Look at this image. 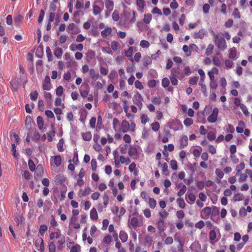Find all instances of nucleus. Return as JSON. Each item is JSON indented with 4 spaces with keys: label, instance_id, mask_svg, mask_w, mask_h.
<instances>
[{
    "label": "nucleus",
    "instance_id": "f257e3e1",
    "mask_svg": "<svg viewBox=\"0 0 252 252\" xmlns=\"http://www.w3.org/2000/svg\"><path fill=\"white\" fill-rule=\"evenodd\" d=\"M49 238L52 242L56 243L59 249H61L65 242V236L62 234L61 231L59 229L52 231L49 234Z\"/></svg>",
    "mask_w": 252,
    "mask_h": 252
},
{
    "label": "nucleus",
    "instance_id": "f03ea898",
    "mask_svg": "<svg viewBox=\"0 0 252 252\" xmlns=\"http://www.w3.org/2000/svg\"><path fill=\"white\" fill-rule=\"evenodd\" d=\"M212 35L214 38V41L217 48L221 51L227 48V44L223 37V33L219 32L216 34L213 30L210 31Z\"/></svg>",
    "mask_w": 252,
    "mask_h": 252
},
{
    "label": "nucleus",
    "instance_id": "7ed1b4c3",
    "mask_svg": "<svg viewBox=\"0 0 252 252\" xmlns=\"http://www.w3.org/2000/svg\"><path fill=\"white\" fill-rule=\"evenodd\" d=\"M142 152L140 148L129 145L128 154L129 157L134 160H137L139 158V154Z\"/></svg>",
    "mask_w": 252,
    "mask_h": 252
},
{
    "label": "nucleus",
    "instance_id": "20e7f679",
    "mask_svg": "<svg viewBox=\"0 0 252 252\" xmlns=\"http://www.w3.org/2000/svg\"><path fill=\"white\" fill-rule=\"evenodd\" d=\"M220 238L219 230H211L209 233V239L211 244H213L218 242Z\"/></svg>",
    "mask_w": 252,
    "mask_h": 252
},
{
    "label": "nucleus",
    "instance_id": "39448f33",
    "mask_svg": "<svg viewBox=\"0 0 252 252\" xmlns=\"http://www.w3.org/2000/svg\"><path fill=\"white\" fill-rule=\"evenodd\" d=\"M219 114V109L215 107L213 109L212 113L207 118V121L210 123H214L217 121Z\"/></svg>",
    "mask_w": 252,
    "mask_h": 252
},
{
    "label": "nucleus",
    "instance_id": "423d86ee",
    "mask_svg": "<svg viewBox=\"0 0 252 252\" xmlns=\"http://www.w3.org/2000/svg\"><path fill=\"white\" fill-rule=\"evenodd\" d=\"M143 224V222L139 221L138 219L136 217H132L129 219L128 220V226H132L134 228L141 226Z\"/></svg>",
    "mask_w": 252,
    "mask_h": 252
},
{
    "label": "nucleus",
    "instance_id": "0eeeda50",
    "mask_svg": "<svg viewBox=\"0 0 252 252\" xmlns=\"http://www.w3.org/2000/svg\"><path fill=\"white\" fill-rule=\"evenodd\" d=\"M42 88L45 91H50L52 89V85L51 83L50 78L48 75L45 76L43 82Z\"/></svg>",
    "mask_w": 252,
    "mask_h": 252
},
{
    "label": "nucleus",
    "instance_id": "6e6552de",
    "mask_svg": "<svg viewBox=\"0 0 252 252\" xmlns=\"http://www.w3.org/2000/svg\"><path fill=\"white\" fill-rule=\"evenodd\" d=\"M62 158L60 155L52 156L50 158V163L51 166L53 165L56 167H59L62 163Z\"/></svg>",
    "mask_w": 252,
    "mask_h": 252
},
{
    "label": "nucleus",
    "instance_id": "1a4fd4ad",
    "mask_svg": "<svg viewBox=\"0 0 252 252\" xmlns=\"http://www.w3.org/2000/svg\"><path fill=\"white\" fill-rule=\"evenodd\" d=\"M133 102L140 108L142 106V97L139 93L136 94L133 96Z\"/></svg>",
    "mask_w": 252,
    "mask_h": 252
},
{
    "label": "nucleus",
    "instance_id": "9d476101",
    "mask_svg": "<svg viewBox=\"0 0 252 252\" xmlns=\"http://www.w3.org/2000/svg\"><path fill=\"white\" fill-rule=\"evenodd\" d=\"M129 129L130 124H129V123L126 120H123L121 123V130L124 133H126L129 131Z\"/></svg>",
    "mask_w": 252,
    "mask_h": 252
},
{
    "label": "nucleus",
    "instance_id": "9b49d317",
    "mask_svg": "<svg viewBox=\"0 0 252 252\" xmlns=\"http://www.w3.org/2000/svg\"><path fill=\"white\" fill-rule=\"evenodd\" d=\"M157 225L159 231L163 232L166 229V225L164 220L159 219V220L157 222Z\"/></svg>",
    "mask_w": 252,
    "mask_h": 252
},
{
    "label": "nucleus",
    "instance_id": "f8f14e48",
    "mask_svg": "<svg viewBox=\"0 0 252 252\" xmlns=\"http://www.w3.org/2000/svg\"><path fill=\"white\" fill-rule=\"evenodd\" d=\"M211 209L209 207H205L201 212V215L202 218L206 219L211 213Z\"/></svg>",
    "mask_w": 252,
    "mask_h": 252
},
{
    "label": "nucleus",
    "instance_id": "ddd939ff",
    "mask_svg": "<svg viewBox=\"0 0 252 252\" xmlns=\"http://www.w3.org/2000/svg\"><path fill=\"white\" fill-rule=\"evenodd\" d=\"M188 144V137L187 135L181 136L180 140V148H184L186 147Z\"/></svg>",
    "mask_w": 252,
    "mask_h": 252
},
{
    "label": "nucleus",
    "instance_id": "4468645a",
    "mask_svg": "<svg viewBox=\"0 0 252 252\" xmlns=\"http://www.w3.org/2000/svg\"><path fill=\"white\" fill-rule=\"evenodd\" d=\"M238 126L236 127V132L238 133L243 132L246 127L245 123L243 121H239L238 123Z\"/></svg>",
    "mask_w": 252,
    "mask_h": 252
},
{
    "label": "nucleus",
    "instance_id": "2eb2a0df",
    "mask_svg": "<svg viewBox=\"0 0 252 252\" xmlns=\"http://www.w3.org/2000/svg\"><path fill=\"white\" fill-rule=\"evenodd\" d=\"M133 51V47H129L128 50L125 51V56L128 58V60L131 62H133V59L132 57V53Z\"/></svg>",
    "mask_w": 252,
    "mask_h": 252
},
{
    "label": "nucleus",
    "instance_id": "dca6fc26",
    "mask_svg": "<svg viewBox=\"0 0 252 252\" xmlns=\"http://www.w3.org/2000/svg\"><path fill=\"white\" fill-rule=\"evenodd\" d=\"M237 52L235 47H232L229 49L228 57L230 59L236 60L238 58Z\"/></svg>",
    "mask_w": 252,
    "mask_h": 252
},
{
    "label": "nucleus",
    "instance_id": "f3484780",
    "mask_svg": "<svg viewBox=\"0 0 252 252\" xmlns=\"http://www.w3.org/2000/svg\"><path fill=\"white\" fill-rule=\"evenodd\" d=\"M143 242L145 245L150 247L152 244L153 238L148 235H145L143 238Z\"/></svg>",
    "mask_w": 252,
    "mask_h": 252
},
{
    "label": "nucleus",
    "instance_id": "a211bd4d",
    "mask_svg": "<svg viewBox=\"0 0 252 252\" xmlns=\"http://www.w3.org/2000/svg\"><path fill=\"white\" fill-rule=\"evenodd\" d=\"M186 200L187 202L189 204H192L194 203L196 197L192 193H189L188 194H186Z\"/></svg>",
    "mask_w": 252,
    "mask_h": 252
},
{
    "label": "nucleus",
    "instance_id": "6ab92c4d",
    "mask_svg": "<svg viewBox=\"0 0 252 252\" xmlns=\"http://www.w3.org/2000/svg\"><path fill=\"white\" fill-rule=\"evenodd\" d=\"M206 34V31L204 29H201L198 32H195L193 36L195 38L202 39Z\"/></svg>",
    "mask_w": 252,
    "mask_h": 252
},
{
    "label": "nucleus",
    "instance_id": "aec40b11",
    "mask_svg": "<svg viewBox=\"0 0 252 252\" xmlns=\"http://www.w3.org/2000/svg\"><path fill=\"white\" fill-rule=\"evenodd\" d=\"M69 48L71 51H75L76 50L78 51H82L83 49V45L82 44H72L70 47Z\"/></svg>",
    "mask_w": 252,
    "mask_h": 252
},
{
    "label": "nucleus",
    "instance_id": "412c9836",
    "mask_svg": "<svg viewBox=\"0 0 252 252\" xmlns=\"http://www.w3.org/2000/svg\"><path fill=\"white\" fill-rule=\"evenodd\" d=\"M189 48H191L192 49L193 48H197V47L194 44H191L189 47L186 45H184L183 47V50L184 52L187 53L188 55H190L191 54V51L190 50Z\"/></svg>",
    "mask_w": 252,
    "mask_h": 252
},
{
    "label": "nucleus",
    "instance_id": "4be33fe9",
    "mask_svg": "<svg viewBox=\"0 0 252 252\" xmlns=\"http://www.w3.org/2000/svg\"><path fill=\"white\" fill-rule=\"evenodd\" d=\"M90 218L93 220H96L98 219V214L95 208H93L90 211Z\"/></svg>",
    "mask_w": 252,
    "mask_h": 252
},
{
    "label": "nucleus",
    "instance_id": "5701e85b",
    "mask_svg": "<svg viewBox=\"0 0 252 252\" xmlns=\"http://www.w3.org/2000/svg\"><path fill=\"white\" fill-rule=\"evenodd\" d=\"M178 188H180L179 191L177 192V195L178 196H181L186 192L187 190V187L185 185H182L181 186L180 185H178L176 186Z\"/></svg>",
    "mask_w": 252,
    "mask_h": 252
},
{
    "label": "nucleus",
    "instance_id": "b1692460",
    "mask_svg": "<svg viewBox=\"0 0 252 252\" xmlns=\"http://www.w3.org/2000/svg\"><path fill=\"white\" fill-rule=\"evenodd\" d=\"M91 191L92 190L91 188L87 187L84 189L83 191L80 190L79 191V195L80 197L85 196L87 195H89L91 193Z\"/></svg>",
    "mask_w": 252,
    "mask_h": 252
},
{
    "label": "nucleus",
    "instance_id": "393cba45",
    "mask_svg": "<svg viewBox=\"0 0 252 252\" xmlns=\"http://www.w3.org/2000/svg\"><path fill=\"white\" fill-rule=\"evenodd\" d=\"M205 79H200L199 82V85L201 87V91L205 96L207 95V90L206 85L204 84Z\"/></svg>",
    "mask_w": 252,
    "mask_h": 252
},
{
    "label": "nucleus",
    "instance_id": "a878e982",
    "mask_svg": "<svg viewBox=\"0 0 252 252\" xmlns=\"http://www.w3.org/2000/svg\"><path fill=\"white\" fill-rule=\"evenodd\" d=\"M119 237L123 243L126 242L128 239L127 233L124 230L120 232Z\"/></svg>",
    "mask_w": 252,
    "mask_h": 252
},
{
    "label": "nucleus",
    "instance_id": "bb28decb",
    "mask_svg": "<svg viewBox=\"0 0 252 252\" xmlns=\"http://www.w3.org/2000/svg\"><path fill=\"white\" fill-rule=\"evenodd\" d=\"M200 248V245L198 242H193L190 247L191 252H198V249Z\"/></svg>",
    "mask_w": 252,
    "mask_h": 252
},
{
    "label": "nucleus",
    "instance_id": "cd10ccee",
    "mask_svg": "<svg viewBox=\"0 0 252 252\" xmlns=\"http://www.w3.org/2000/svg\"><path fill=\"white\" fill-rule=\"evenodd\" d=\"M120 162L122 164L128 165L130 163V159L129 158L125 157L124 156H121L119 157Z\"/></svg>",
    "mask_w": 252,
    "mask_h": 252
},
{
    "label": "nucleus",
    "instance_id": "c85d7f7f",
    "mask_svg": "<svg viewBox=\"0 0 252 252\" xmlns=\"http://www.w3.org/2000/svg\"><path fill=\"white\" fill-rule=\"evenodd\" d=\"M105 5L106 9L110 11H111L113 9L114 3L113 1L111 0H106Z\"/></svg>",
    "mask_w": 252,
    "mask_h": 252
},
{
    "label": "nucleus",
    "instance_id": "c756f323",
    "mask_svg": "<svg viewBox=\"0 0 252 252\" xmlns=\"http://www.w3.org/2000/svg\"><path fill=\"white\" fill-rule=\"evenodd\" d=\"M136 164L135 162H132L130 164L128 169L130 172H133L134 175L136 176L138 174V172L136 170Z\"/></svg>",
    "mask_w": 252,
    "mask_h": 252
},
{
    "label": "nucleus",
    "instance_id": "7c9ffc66",
    "mask_svg": "<svg viewBox=\"0 0 252 252\" xmlns=\"http://www.w3.org/2000/svg\"><path fill=\"white\" fill-rule=\"evenodd\" d=\"M112 32V29L111 28L107 27L103 30L101 32V34L103 37H106L110 34Z\"/></svg>",
    "mask_w": 252,
    "mask_h": 252
},
{
    "label": "nucleus",
    "instance_id": "2f4dec72",
    "mask_svg": "<svg viewBox=\"0 0 252 252\" xmlns=\"http://www.w3.org/2000/svg\"><path fill=\"white\" fill-rule=\"evenodd\" d=\"M55 105L57 107H61L62 108H64V104L62 102V100L60 97H57L55 99Z\"/></svg>",
    "mask_w": 252,
    "mask_h": 252
},
{
    "label": "nucleus",
    "instance_id": "473e14b6",
    "mask_svg": "<svg viewBox=\"0 0 252 252\" xmlns=\"http://www.w3.org/2000/svg\"><path fill=\"white\" fill-rule=\"evenodd\" d=\"M63 54V50L61 48H56L54 51V55L58 58L60 59Z\"/></svg>",
    "mask_w": 252,
    "mask_h": 252
},
{
    "label": "nucleus",
    "instance_id": "72a5a7b5",
    "mask_svg": "<svg viewBox=\"0 0 252 252\" xmlns=\"http://www.w3.org/2000/svg\"><path fill=\"white\" fill-rule=\"evenodd\" d=\"M152 19V16L150 13L145 14L143 18V22L146 24H149Z\"/></svg>",
    "mask_w": 252,
    "mask_h": 252
},
{
    "label": "nucleus",
    "instance_id": "f704fd0d",
    "mask_svg": "<svg viewBox=\"0 0 252 252\" xmlns=\"http://www.w3.org/2000/svg\"><path fill=\"white\" fill-rule=\"evenodd\" d=\"M245 164L243 162H241L239 165H238L236 167V176H238L239 173L241 172L242 170H243L245 168Z\"/></svg>",
    "mask_w": 252,
    "mask_h": 252
},
{
    "label": "nucleus",
    "instance_id": "c9c22d12",
    "mask_svg": "<svg viewBox=\"0 0 252 252\" xmlns=\"http://www.w3.org/2000/svg\"><path fill=\"white\" fill-rule=\"evenodd\" d=\"M90 75L91 78L93 79H97L98 77V72L94 70V69L92 68L89 70Z\"/></svg>",
    "mask_w": 252,
    "mask_h": 252
},
{
    "label": "nucleus",
    "instance_id": "e433bc0d",
    "mask_svg": "<svg viewBox=\"0 0 252 252\" xmlns=\"http://www.w3.org/2000/svg\"><path fill=\"white\" fill-rule=\"evenodd\" d=\"M152 58L151 57L147 56L143 58V65L145 66L152 63Z\"/></svg>",
    "mask_w": 252,
    "mask_h": 252
},
{
    "label": "nucleus",
    "instance_id": "4c0bfd02",
    "mask_svg": "<svg viewBox=\"0 0 252 252\" xmlns=\"http://www.w3.org/2000/svg\"><path fill=\"white\" fill-rule=\"evenodd\" d=\"M136 4L139 8V10H142L145 7V2L144 0H137Z\"/></svg>",
    "mask_w": 252,
    "mask_h": 252
},
{
    "label": "nucleus",
    "instance_id": "58836bf2",
    "mask_svg": "<svg viewBox=\"0 0 252 252\" xmlns=\"http://www.w3.org/2000/svg\"><path fill=\"white\" fill-rule=\"evenodd\" d=\"M101 9L99 6L95 4L93 5V13L94 15H97L100 13Z\"/></svg>",
    "mask_w": 252,
    "mask_h": 252
},
{
    "label": "nucleus",
    "instance_id": "ea45409f",
    "mask_svg": "<svg viewBox=\"0 0 252 252\" xmlns=\"http://www.w3.org/2000/svg\"><path fill=\"white\" fill-rule=\"evenodd\" d=\"M158 164L160 165V167L161 168L162 171L163 173L167 175L168 172V165L166 163H164L163 164H161L160 162H158Z\"/></svg>",
    "mask_w": 252,
    "mask_h": 252
},
{
    "label": "nucleus",
    "instance_id": "a19ab883",
    "mask_svg": "<svg viewBox=\"0 0 252 252\" xmlns=\"http://www.w3.org/2000/svg\"><path fill=\"white\" fill-rule=\"evenodd\" d=\"M37 123L39 129H41L44 126V122L43 119L41 116H38L37 118Z\"/></svg>",
    "mask_w": 252,
    "mask_h": 252
},
{
    "label": "nucleus",
    "instance_id": "79ce46f5",
    "mask_svg": "<svg viewBox=\"0 0 252 252\" xmlns=\"http://www.w3.org/2000/svg\"><path fill=\"white\" fill-rule=\"evenodd\" d=\"M129 146L127 144L120 146V152L122 154H125L127 153V149H128Z\"/></svg>",
    "mask_w": 252,
    "mask_h": 252
},
{
    "label": "nucleus",
    "instance_id": "37998d69",
    "mask_svg": "<svg viewBox=\"0 0 252 252\" xmlns=\"http://www.w3.org/2000/svg\"><path fill=\"white\" fill-rule=\"evenodd\" d=\"M177 202L179 206L182 208L184 209L185 207L186 203L183 198H179L177 199Z\"/></svg>",
    "mask_w": 252,
    "mask_h": 252
},
{
    "label": "nucleus",
    "instance_id": "c03bdc74",
    "mask_svg": "<svg viewBox=\"0 0 252 252\" xmlns=\"http://www.w3.org/2000/svg\"><path fill=\"white\" fill-rule=\"evenodd\" d=\"M47 226L45 224H42L40 226L39 229V233L43 236L45 232L47 230Z\"/></svg>",
    "mask_w": 252,
    "mask_h": 252
},
{
    "label": "nucleus",
    "instance_id": "a18cd8bd",
    "mask_svg": "<svg viewBox=\"0 0 252 252\" xmlns=\"http://www.w3.org/2000/svg\"><path fill=\"white\" fill-rule=\"evenodd\" d=\"M82 137L84 140L90 141L92 139V134L90 132H87L82 134Z\"/></svg>",
    "mask_w": 252,
    "mask_h": 252
},
{
    "label": "nucleus",
    "instance_id": "49530a36",
    "mask_svg": "<svg viewBox=\"0 0 252 252\" xmlns=\"http://www.w3.org/2000/svg\"><path fill=\"white\" fill-rule=\"evenodd\" d=\"M75 8L77 9L84 8V0H76Z\"/></svg>",
    "mask_w": 252,
    "mask_h": 252
},
{
    "label": "nucleus",
    "instance_id": "de8ad7c7",
    "mask_svg": "<svg viewBox=\"0 0 252 252\" xmlns=\"http://www.w3.org/2000/svg\"><path fill=\"white\" fill-rule=\"evenodd\" d=\"M225 131L228 133H233L235 131V129L233 126L230 124H228L225 127Z\"/></svg>",
    "mask_w": 252,
    "mask_h": 252
},
{
    "label": "nucleus",
    "instance_id": "09e8293b",
    "mask_svg": "<svg viewBox=\"0 0 252 252\" xmlns=\"http://www.w3.org/2000/svg\"><path fill=\"white\" fill-rule=\"evenodd\" d=\"M110 46L111 50L115 52L117 51V50L118 49L119 43L118 42L116 41H113L111 42Z\"/></svg>",
    "mask_w": 252,
    "mask_h": 252
},
{
    "label": "nucleus",
    "instance_id": "8fccbe9b",
    "mask_svg": "<svg viewBox=\"0 0 252 252\" xmlns=\"http://www.w3.org/2000/svg\"><path fill=\"white\" fill-rule=\"evenodd\" d=\"M214 46L213 44H209L206 50V52H205V54L207 56H209L210 55L212 52H213V50L214 49Z\"/></svg>",
    "mask_w": 252,
    "mask_h": 252
},
{
    "label": "nucleus",
    "instance_id": "3c124183",
    "mask_svg": "<svg viewBox=\"0 0 252 252\" xmlns=\"http://www.w3.org/2000/svg\"><path fill=\"white\" fill-rule=\"evenodd\" d=\"M75 24L74 23H71L70 24L68 27H67V32L69 33H71V34H75V33L74 32H73V30L75 28Z\"/></svg>",
    "mask_w": 252,
    "mask_h": 252
},
{
    "label": "nucleus",
    "instance_id": "603ef678",
    "mask_svg": "<svg viewBox=\"0 0 252 252\" xmlns=\"http://www.w3.org/2000/svg\"><path fill=\"white\" fill-rule=\"evenodd\" d=\"M243 199V195L241 193H237L233 196V200L234 201H239Z\"/></svg>",
    "mask_w": 252,
    "mask_h": 252
},
{
    "label": "nucleus",
    "instance_id": "864d4df0",
    "mask_svg": "<svg viewBox=\"0 0 252 252\" xmlns=\"http://www.w3.org/2000/svg\"><path fill=\"white\" fill-rule=\"evenodd\" d=\"M63 86H59L58 87L56 90V94L58 96V97H60L63 94Z\"/></svg>",
    "mask_w": 252,
    "mask_h": 252
},
{
    "label": "nucleus",
    "instance_id": "5fc2aeb1",
    "mask_svg": "<svg viewBox=\"0 0 252 252\" xmlns=\"http://www.w3.org/2000/svg\"><path fill=\"white\" fill-rule=\"evenodd\" d=\"M149 205L150 208L154 209L157 205L156 200L152 198H149Z\"/></svg>",
    "mask_w": 252,
    "mask_h": 252
},
{
    "label": "nucleus",
    "instance_id": "6e6d98bb",
    "mask_svg": "<svg viewBox=\"0 0 252 252\" xmlns=\"http://www.w3.org/2000/svg\"><path fill=\"white\" fill-rule=\"evenodd\" d=\"M215 174L220 179H222L224 176L223 172L220 168L216 169Z\"/></svg>",
    "mask_w": 252,
    "mask_h": 252
},
{
    "label": "nucleus",
    "instance_id": "4d7b16f0",
    "mask_svg": "<svg viewBox=\"0 0 252 252\" xmlns=\"http://www.w3.org/2000/svg\"><path fill=\"white\" fill-rule=\"evenodd\" d=\"M57 148L59 152H63L64 150L63 148V140L61 139L59 140L57 144Z\"/></svg>",
    "mask_w": 252,
    "mask_h": 252
},
{
    "label": "nucleus",
    "instance_id": "13d9d810",
    "mask_svg": "<svg viewBox=\"0 0 252 252\" xmlns=\"http://www.w3.org/2000/svg\"><path fill=\"white\" fill-rule=\"evenodd\" d=\"M140 46L143 48H148L150 46V43L146 40H142L140 43Z\"/></svg>",
    "mask_w": 252,
    "mask_h": 252
},
{
    "label": "nucleus",
    "instance_id": "bf43d9fd",
    "mask_svg": "<svg viewBox=\"0 0 252 252\" xmlns=\"http://www.w3.org/2000/svg\"><path fill=\"white\" fill-rule=\"evenodd\" d=\"M216 134L213 131H209L207 134V138L210 141H213L216 138Z\"/></svg>",
    "mask_w": 252,
    "mask_h": 252
},
{
    "label": "nucleus",
    "instance_id": "052dcab7",
    "mask_svg": "<svg viewBox=\"0 0 252 252\" xmlns=\"http://www.w3.org/2000/svg\"><path fill=\"white\" fill-rule=\"evenodd\" d=\"M152 129L154 131H157L158 130L160 126L158 122H155L151 125Z\"/></svg>",
    "mask_w": 252,
    "mask_h": 252
},
{
    "label": "nucleus",
    "instance_id": "680f3d73",
    "mask_svg": "<svg viewBox=\"0 0 252 252\" xmlns=\"http://www.w3.org/2000/svg\"><path fill=\"white\" fill-rule=\"evenodd\" d=\"M224 63L225 67L227 69L231 68L233 65V62L229 59H226L224 62Z\"/></svg>",
    "mask_w": 252,
    "mask_h": 252
},
{
    "label": "nucleus",
    "instance_id": "e2e57ef3",
    "mask_svg": "<svg viewBox=\"0 0 252 252\" xmlns=\"http://www.w3.org/2000/svg\"><path fill=\"white\" fill-rule=\"evenodd\" d=\"M240 108L245 116H248L249 115L248 108L245 104H243L242 105H241Z\"/></svg>",
    "mask_w": 252,
    "mask_h": 252
},
{
    "label": "nucleus",
    "instance_id": "0e129e2a",
    "mask_svg": "<svg viewBox=\"0 0 252 252\" xmlns=\"http://www.w3.org/2000/svg\"><path fill=\"white\" fill-rule=\"evenodd\" d=\"M239 176L240 177L238 179V181L240 183L245 181L247 178V174H245V173H242L240 172L239 173Z\"/></svg>",
    "mask_w": 252,
    "mask_h": 252
},
{
    "label": "nucleus",
    "instance_id": "69168bd1",
    "mask_svg": "<svg viewBox=\"0 0 252 252\" xmlns=\"http://www.w3.org/2000/svg\"><path fill=\"white\" fill-rule=\"evenodd\" d=\"M177 77V76L172 75V74H170V75L169 77H170L171 83L173 85H177L178 84V81L176 78Z\"/></svg>",
    "mask_w": 252,
    "mask_h": 252
},
{
    "label": "nucleus",
    "instance_id": "338daca9",
    "mask_svg": "<svg viewBox=\"0 0 252 252\" xmlns=\"http://www.w3.org/2000/svg\"><path fill=\"white\" fill-rule=\"evenodd\" d=\"M56 245L54 242H51L49 244V252H56Z\"/></svg>",
    "mask_w": 252,
    "mask_h": 252
},
{
    "label": "nucleus",
    "instance_id": "774afa93",
    "mask_svg": "<svg viewBox=\"0 0 252 252\" xmlns=\"http://www.w3.org/2000/svg\"><path fill=\"white\" fill-rule=\"evenodd\" d=\"M213 62L214 64L216 66H220L221 64V61L218 56H214L213 58Z\"/></svg>",
    "mask_w": 252,
    "mask_h": 252
}]
</instances>
